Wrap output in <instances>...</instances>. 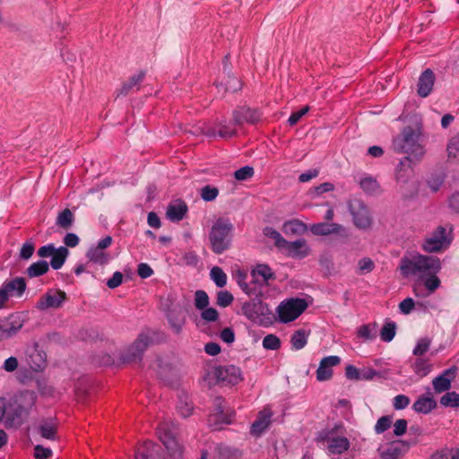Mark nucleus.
<instances>
[{
	"instance_id": "obj_1",
	"label": "nucleus",
	"mask_w": 459,
	"mask_h": 459,
	"mask_svg": "<svg viewBox=\"0 0 459 459\" xmlns=\"http://www.w3.org/2000/svg\"><path fill=\"white\" fill-rule=\"evenodd\" d=\"M399 269L404 278L417 277L423 280L425 288L430 293L441 285L437 276L441 270V261L437 256L410 253L401 258Z\"/></svg>"
},
{
	"instance_id": "obj_2",
	"label": "nucleus",
	"mask_w": 459,
	"mask_h": 459,
	"mask_svg": "<svg viewBox=\"0 0 459 459\" xmlns=\"http://www.w3.org/2000/svg\"><path fill=\"white\" fill-rule=\"evenodd\" d=\"M244 379L240 368L235 365H220L205 370L203 383L209 388L216 385H236Z\"/></svg>"
},
{
	"instance_id": "obj_3",
	"label": "nucleus",
	"mask_w": 459,
	"mask_h": 459,
	"mask_svg": "<svg viewBox=\"0 0 459 459\" xmlns=\"http://www.w3.org/2000/svg\"><path fill=\"white\" fill-rule=\"evenodd\" d=\"M233 230L234 226L229 218L220 217L213 222L209 240L214 254H222L230 247Z\"/></svg>"
},
{
	"instance_id": "obj_4",
	"label": "nucleus",
	"mask_w": 459,
	"mask_h": 459,
	"mask_svg": "<svg viewBox=\"0 0 459 459\" xmlns=\"http://www.w3.org/2000/svg\"><path fill=\"white\" fill-rule=\"evenodd\" d=\"M213 411L208 416V425L213 430H219L223 425H230L233 421L235 411L227 402L221 396L213 401Z\"/></svg>"
},
{
	"instance_id": "obj_5",
	"label": "nucleus",
	"mask_w": 459,
	"mask_h": 459,
	"mask_svg": "<svg viewBox=\"0 0 459 459\" xmlns=\"http://www.w3.org/2000/svg\"><path fill=\"white\" fill-rule=\"evenodd\" d=\"M307 307L304 299L291 298L281 301L276 308L278 319L281 323H290L297 319Z\"/></svg>"
},
{
	"instance_id": "obj_6",
	"label": "nucleus",
	"mask_w": 459,
	"mask_h": 459,
	"mask_svg": "<svg viewBox=\"0 0 459 459\" xmlns=\"http://www.w3.org/2000/svg\"><path fill=\"white\" fill-rule=\"evenodd\" d=\"M452 241L450 232L443 226H438L422 243L421 248L428 253H437L447 248Z\"/></svg>"
},
{
	"instance_id": "obj_7",
	"label": "nucleus",
	"mask_w": 459,
	"mask_h": 459,
	"mask_svg": "<svg viewBox=\"0 0 459 459\" xmlns=\"http://www.w3.org/2000/svg\"><path fill=\"white\" fill-rule=\"evenodd\" d=\"M402 145L401 148L408 156L415 160H420L424 153V148L420 143V134L415 132L411 127H406L402 133Z\"/></svg>"
},
{
	"instance_id": "obj_8",
	"label": "nucleus",
	"mask_w": 459,
	"mask_h": 459,
	"mask_svg": "<svg viewBox=\"0 0 459 459\" xmlns=\"http://www.w3.org/2000/svg\"><path fill=\"white\" fill-rule=\"evenodd\" d=\"M152 343L151 332L143 331L139 333L136 340L128 347L123 355V360L126 363L138 362L142 359L144 351Z\"/></svg>"
},
{
	"instance_id": "obj_9",
	"label": "nucleus",
	"mask_w": 459,
	"mask_h": 459,
	"mask_svg": "<svg viewBox=\"0 0 459 459\" xmlns=\"http://www.w3.org/2000/svg\"><path fill=\"white\" fill-rule=\"evenodd\" d=\"M316 440L318 443H326L329 455H340L346 452L351 446L347 437L335 436L333 431L321 432Z\"/></svg>"
},
{
	"instance_id": "obj_10",
	"label": "nucleus",
	"mask_w": 459,
	"mask_h": 459,
	"mask_svg": "<svg viewBox=\"0 0 459 459\" xmlns=\"http://www.w3.org/2000/svg\"><path fill=\"white\" fill-rule=\"evenodd\" d=\"M242 313L249 320L258 324L264 323L272 316L269 306L261 300L245 302L242 306Z\"/></svg>"
},
{
	"instance_id": "obj_11",
	"label": "nucleus",
	"mask_w": 459,
	"mask_h": 459,
	"mask_svg": "<svg viewBox=\"0 0 459 459\" xmlns=\"http://www.w3.org/2000/svg\"><path fill=\"white\" fill-rule=\"evenodd\" d=\"M355 226L360 230H368L372 225V218L368 208L359 200L351 202L349 205Z\"/></svg>"
},
{
	"instance_id": "obj_12",
	"label": "nucleus",
	"mask_w": 459,
	"mask_h": 459,
	"mask_svg": "<svg viewBox=\"0 0 459 459\" xmlns=\"http://www.w3.org/2000/svg\"><path fill=\"white\" fill-rule=\"evenodd\" d=\"M66 300V294L61 290H49L40 297L37 302V308L48 310L49 308H59Z\"/></svg>"
},
{
	"instance_id": "obj_13",
	"label": "nucleus",
	"mask_w": 459,
	"mask_h": 459,
	"mask_svg": "<svg viewBox=\"0 0 459 459\" xmlns=\"http://www.w3.org/2000/svg\"><path fill=\"white\" fill-rule=\"evenodd\" d=\"M158 435L160 440L162 442L169 454L172 457H178L181 455V447L176 440L173 433L169 429L168 424L163 422L158 428Z\"/></svg>"
},
{
	"instance_id": "obj_14",
	"label": "nucleus",
	"mask_w": 459,
	"mask_h": 459,
	"mask_svg": "<svg viewBox=\"0 0 459 459\" xmlns=\"http://www.w3.org/2000/svg\"><path fill=\"white\" fill-rule=\"evenodd\" d=\"M273 412L270 406L261 410L250 428L251 435L260 437L271 425Z\"/></svg>"
},
{
	"instance_id": "obj_15",
	"label": "nucleus",
	"mask_w": 459,
	"mask_h": 459,
	"mask_svg": "<svg viewBox=\"0 0 459 459\" xmlns=\"http://www.w3.org/2000/svg\"><path fill=\"white\" fill-rule=\"evenodd\" d=\"M310 231L316 236L338 235L342 238L348 237L346 229L338 223H314L310 226Z\"/></svg>"
},
{
	"instance_id": "obj_16",
	"label": "nucleus",
	"mask_w": 459,
	"mask_h": 459,
	"mask_svg": "<svg viewBox=\"0 0 459 459\" xmlns=\"http://www.w3.org/2000/svg\"><path fill=\"white\" fill-rule=\"evenodd\" d=\"M281 251L287 256L301 259L308 255L309 247L307 241L300 238L292 242L286 240Z\"/></svg>"
},
{
	"instance_id": "obj_17",
	"label": "nucleus",
	"mask_w": 459,
	"mask_h": 459,
	"mask_svg": "<svg viewBox=\"0 0 459 459\" xmlns=\"http://www.w3.org/2000/svg\"><path fill=\"white\" fill-rule=\"evenodd\" d=\"M261 119V114L257 109H251L247 107H241L234 110L233 120L237 126H242L245 123L255 124Z\"/></svg>"
},
{
	"instance_id": "obj_18",
	"label": "nucleus",
	"mask_w": 459,
	"mask_h": 459,
	"mask_svg": "<svg viewBox=\"0 0 459 459\" xmlns=\"http://www.w3.org/2000/svg\"><path fill=\"white\" fill-rule=\"evenodd\" d=\"M340 362V357L335 355L323 358L316 370V379L321 382L329 380L333 377L332 368L339 365Z\"/></svg>"
},
{
	"instance_id": "obj_19",
	"label": "nucleus",
	"mask_w": 459,
	"mask_h": 459,
	"mask_svg": "<svg viewBox=\"0 0 459 459\" xmlns=\"http://www.w3.org/2000/svg\"><path fill=\"white\" fill-rule=\"evenodd\" d=\"M456 370L455 367L449 368L433 379L432 385L436 393L446 392L451 388V383L456 376Z\"/></svg>"
},
{
	"instance_id": "obj_20",
	"label": "nucleus",
	"mask_w": 459,
	"mask_h": 459,
	"mask_svg": "<svg viewBox=\"0 0 459 459\" xmlns=\"http://www.w3.org/2000/svg\"><path fill=\"white\" fill-rule=\"evenodd\" d=\"M435 82V74L432 70L426 69L420 76L418 82V94L422 97H428L432 91Z\"/></svg>"
},
{
	"instance_id": "obj_21",
	"label": "nucleus",
	"mask_w": 459,
	"mask_h": 459,
	"mask_svg": "<svg viewBox=\"0 0 459 459\" xmlns=\"http://www.w3.org/2000/svg\"><path fill=\"white\" fill-rule=\"evenodd\" d=\"M160 446L152 441H144L135 452V459H160Z\"/></svg>"
},
{
	"instance_id": "obj_22",
	"label": "nucleus",
	"mask_w": 459,
	"mask_h": 459,
	"mask_svg": "<svg viewBox=\"0 0 459 459\" xmlns=\"http://www.w3.org/2000/svg\"><path fill=\"white\" fill-rule=\"evenodd\" d=\"M186 204L180 199L172 201L167 207L166 215L171 221H179L184 219L187 212Z\"/></svg>"
},
{
	"instance_id": "obj_23",
	"label": "nucleus",
	"mask_w": 459,
	"mask_h": 459,
	"mask_svg": "<svg viewBox=\"0 0 459 459\" xmlns=\"http://www.w3.org/2000/svg\"><path fill=\"white\" fill-rule=\"evenodd\" d=\"M234 120L232 122H220L217 125L216 128H207L205 131H204V134L210 135V136H220L221 138H230L234 136L237 134L236 128H235Z\"/></svg>"
},
{
	"instance_id": "obj_24",
	"label": "nucleus",
	"mask_w": 459,
	"mask_h": 459,
	"mask_svg": "<svg viewBox=\"0 0 459 459\" xmlns=\"http://www.w3.org/2000/svg\"><path fill=\"white\" fill-rule=\"evenodd\" d=\"M144 77V71H139L138 73L129 77L128 80L126 81L118 90L117 97L126 96L132 91H138L140 89V84L143 82Z\"/></svg>"
},
{
	"instance_id": "obj_25",
	"label": "nucleus",
	"mask_w": 459,
	"mask_h": 459,
	"mask_svg": "<svg viewBox=\"0 0 459 459\" xmlns=\"http://www.w3.org/2000/svg\"><path fill=\"white\" fill-rule=\"evenodd\" d=\"M408 449V445L404 441H394L390 443L382 452L381 459H397L402 456Z\"/></svg>"
},
{
	"instance_id": "obj_26",
	"label": "nucleus",
	"mask_w": 459,
	"mask_h": 459,
	"mask_svg": "<svg viewBox=\"0 0 459 459\" xmlns=\"http://www.w3.org/2000/svg\"><path fill=\"white\" fill-rule=\"evenodd\" d=\"M1 287L8 298L13 295L20 297L26 290V282L23 278L16 277L11 281H5Z\"/></svg>"
},
{
	"instance_id": "obj_27",
	"label": "nucleus",
	"mask_w": 459,
	"mask_h": 459,
	"mask_svg": "<svg viewBox=\"0 0 459 459\" xmlns=\"http://www.w3.org/2000/svg\"><path fill=\"white\" fill-rule=\"evenodd\" d=\"M27 363L32 370L40 371L46 366V354L37 349H33L28 354Z\"/></svg>"
},
{
	"instance_id": "obj_28",
	"label": "nucleus",
	"mask_w": 459,
	"mask_h": 459,
	"mask_svg": "<svg viewBox=\"0 0 459 459\" xmlns=\"http://www.w3.org/2000/svg\"><path fill=\"white\" fill-rule=\"evenodd\" d=\"M29 413L30 410L28 408L17 405L13 408L12 411H7V421H9L11 425L21 426Z\"/></svg>"
},
{
	"instance_id": "obj_29",
	"label": "nucleus",
	"mask_w": 459,
	"mask_h": 459,
	"mask_svg": "<svg viewBox=\"0 0 459 459\" xmlns=\"http://www.w3.org/2000/svg\"><path fill=\"white\" fill-rule=\"evenodd\" d=\"M411 368L417 376L424 377L431 372L433 366L429 358L417 357Z\"/></svg>"
},
{
	"instance_id": "obj_30",
	"label": "nucleus",
	"mask_w": 459,
	"mask_h": 459,
	"mask_svg": "<svg viewBox=\"0 0 459 459\" xmlns=\"http://www.w3.org/2000/svg\"><path fill=\"white\" fill-rule=\"evenodd\" d=\"M437 406V403L432 397L420 396L413 403V410L420 413L427 414L430 412Z\"/></svg>"
},
{
	"instance_id": "obj_31",
	"label": "nucleus",
	"mask_w": 459,
	"mask_h": 459,
	"mask_svg": "<svg viewBox=\"0 0 459 459\" xmlns=\"http://www.w3.org/2000/svg\"><path fill=\"white\" fill-rule=\"evenodd\" d=\"M306 230L307 225L297 219L288 221L282 225V231L286 235H299Z\"/></svg>"
},
{
	"instance_id": "obj_32",
	"label": "nucleus",
	"mask_w": 459,
	"mask_h": 459,
	"mask_svg": "<svg viewBox=\"0 0 459 459\" xmlns=\"http://www.w3.org/2000/svg\"><path fill=\"white\" fill-rule=\"evenodd\" d=\"M252 277L258 281L259 278H262V281L264 283L268 282L269 280H273L275 278L274 273L273 270L267 265V264H257L253 270H252Z\"/></svg>"
},
{
	"instance_id": "obj_33",
	"label": "nucleus",
	"mask_w": 459,
	"mask_h": 459,
	"mask_svg": "<svg viewBox=\"0 0 459 459\" xmlns=\"http://www.w3.org/2000/svg\"><path fill=\"white\" fill-rule=\"evenodd\" d=\"M412 157L406 156L403 160H400L397 171H396V178L399 181H405L407 178L411 176L412 173Z\"/></svg>"
},
{
	"instance_id": "obj_34",
	"label": "nucleus",
	"mask_w": 459,
	"mask_h": 459,
	"mask_svg": "<svg viewBox=\"0 0 459 459\" xmlns=\"http://www.w3.org/2000/svg\"><path fill=\"white\" fill-rule=\"evenodd\" d=\"M22 326V324L14 322L0 324V342L14 336Z\"/></svg>"
},
{
	"instance_id": "obj_35",
	"label": "nucleus",
	"mask_w": 459,
	"mask_h": 459,
	"mask_svg": "<svg viewBox=\"0 0 459 459\" xmlns=\"http://www.w3.org/2000/svg\"><path fill=\"white\" fill-rule=\"evenodd\" d=\"M68 255L69 251L67 247H60L58 248H56L55 252L51 256V267L55 270L60 269L64 265Z\"/></svg>"
},
{
	"instance_id": "obj_36",
	"label": "nucleus",
	"mask_w": 459,
	"mask_h": 459,
	"mask_svg": "<svg viewBox=\"0 0 459 459\" xmlns=\"http://www.w3.org/2000/svg\"><path fill=\"white\" fill-rule=\"evenodd\" d=\"M49 270V264L45 260H40L31 264L26 270V273L29 277L34 278L41 276L47 273Z\"/></svg>"
},
{
	"instance_id": "obj_37",
	"label": "nucleus",
	"mask_w": 459,
	"mask_h": 459,
	"mask_svg": "<svg viewBox=\"0 0 459 459\" xmlns=\"http://www.w3.org/2000/svg\"><path fill=\"white\" fill-rule=\"evenodd\" d=\"M86 256L90 261L99 264H107L109 258L108 255L104 250L99 249L97 247H91L88 250Z\"/></svg>"
},
{
	"instance_id": "obj_38",
	"label": "nucleus",
	"mask_w": 459,
	"mask_h": 459,
	"mask_svg": "<svg viewBox=\"0 0 459 459\" xmlns=\"http://www.w3.org/2000/svg\"><path fill=\"white\" fill-rule=\"evenodd\" d=\"M38 431L41 437L48 440L56 439V425L53 422L46 421L39 425Z\"/></svg>"
},
{
	"instance_id": "obj_39",
	"label": "nucleus",
	"mask_w": 459,
	"mask_h": 459,
	"mask_svg": "<svg viewBox=\"0 0 459 459\" xmlns=\"http://www.w3.org/2000/svg\"><path fill=\"white\" fill-rule=\"evenodd\" d=\"M359 184L360 188L368 195L376 194L379 191L380 186L376 178L367 176L362 178Z\"/></svg>"
},
{
	"instance_id": "obj_40",
	"label": "nucleus",
	"mask_w": 459,
	"mask_h": 459,
	"mask_svg": "<svg viewBox=\"0 0 459 459\" xmlns=\"http://www.w3.org/2000/svg\"><path fill=\"white\" fill-rule=\"evenodd\" d=\"M308 334L305 330L299 329L296 331L290 338V343L293 350L299 351L303 349L307 343Z\"/></svg>"
},
{
	"instance_id": "obj_41",
	"label": "nucleus",
	"mask_w": 459,
	"mask_h": 459,
	"mask_svg": "<svg viewBox=\"0 0 459 459\" xmlns=\"http://www.w3.org/2000/svg\"><path fill=\"white\" fill-rule=\"evenodd\" d=\"M74 221L73 212L68 209L63 210L56 218V225L64 230H68L72 227Z\"/></svg>"
},
{
	"instance_id": "obj_42",
	"label": "nucleus",
	"mask_w": 459,
	"mask_h": 459,
	"mask_svg": "<svg viewBox=\"0 0 459 459\" xmlns=\"http://www.w3.org/2000/svg\"><path fill=\"white\" fill-rule=\"evenodd\" d=\"M167 317L173 331L176 333H180L182 326L185 324V318L183 316H179L178 313L175 310L169 311Z\"/></svg>"
},
{
	"instance_id": "obj_43",
	"label": "nucleus",
	"mask_w": 459,
	"mask_h": 459,
	"mask_svg": "<svg viewBox=\"0 0 459 459\" xmlns=\"http://www.w3.org/2000/svg\"><path fill=\"white\" fill-rule=\"evenodd\" d=\"M431 345V339L429 337H423L417 340L416 345L413 348L412 354L416 357H423L426 354Z\"/></svg>"
},
{
	"instance_id": "obj_44",
	"label": "nucleus",
	"mask_w": 459,
	"mask_h": 459,
	"mask_svg": "<svg viewBox=\"0 0 459 459\" xmlns=\"http://www.w3.org/2000/svg\"><path fill=\"white\" fill-rule=\"evenodd\" d=\"M211 279L214 281L217 287L222 288L227 283V275L223 270L219 266H214L210 272Z\"/></svg>"
},
{
	"instance_id": "obj_45",
	"label": "nucleus",
	"mask_w": 459,
	"mask_h": 459,
	"mask_svg": "<svg viewBox=\"0 0 459 459\" xmlns=\"http://www.w3.org/2000/svg\"><path fill=\"white\" fill-rule=\"evenodd\" d=\"M396 333V325L394 322H387L384 325L381 332H380V337L381 340L386 342H391Z\"/></svg>"
},
{
	"instance_id": "obj_46",
	"label": "nucleus",
	"mask_w": 459,
	"mask_h": 459,
	"mask_svg": "<svg viewBox=\"0 0 459 459\" xmlns=\"http://www.w3.org/2000/svg\"><path fill=\"white\" fill-rule=\"evenodd\" d=\"M440 404L445 407H459V394L455 392H446L440 399Z\"/></svg>"
},
{
	"instance_id": "obj_47",
	"label": "nucleus",
	"mask_w": 459,
	"mask_h": 459,
	"mask_svg": "<svg viewBox=\"0 0 459 459\" xmlns=\"http://www.w3.org/2000/svg\"><path fill=\"white\" fill-rule=\"evenodd\" d=\"M264 235L272 238L274 241L275 247L280 250L282 248V246L286 244V239L273 228L266 227L264 229Z\"/></svg>"
},
{
	"instance_id": "obj_48",
	"label": "nucleus",
	"mask_w": 459,
	"mask_h": 459,
	"mask_svg": "<svg viewBox=\"0 0 459 459\" xmlns=\"http://www.w3.org/2000/svg\"><path fill=\"white\" fill-rule=\"evenodd\" d=\"M393 422V416L392 415H385L380 417L376 425H375V432L377 434H382L385 431H386L388 429H390Z\"/></svg>"
},
{
	"instance_id": "obj_49",
	"label": "nucleus",
	"mask_w": 459,
	"mask_h": 459,
	"mask_svg": "<svg viewBox=\"0 0 459 459\" xmlns=\"http://www.w3.org/2000/svg\"><path fill=\"white\" fill-rule=\"evenodd\" d=\"M263 347L266 350L277 351L281 348V340L275 334H267L263 339Z\"/></svg>"
},
{
	"instance_id": "obj_50",
	"label": "nucleus",
	"mask_w": 459,
	"mask_h": 459,
	"mask_svg": "<svg viewBox=\"0 0 459 459\" xmlns=\"http://www.w3.org/2000/svg\"><path fill=\"white\" fill-rule=\"evenodd\" d=\"M209 305V297L204 290H196L195 293V307L198 310H203Z\"/></svg>"
},
{
	"instance_id": "obj_51",
	"label": "nucleus",
	"mask_w": 459,
	"mask_h": 459,
	"mask_svg": "<svg viewBox=\"0 0 459 459\" xmlns=\"http://www.w3.org/2000/svg\"><path fill=\"white\" fill-rule=\"evenodd\" d=\"M219 195V190L215 186H211L209 185L202 187L200 191V195L202 199L205 202H212L217 198Z\"/></svg>"
},
{
	"instance_id": "obj_52",
	"label": "nucleus",
	"mask_w": 459,
	"mask_h": 459,
	"mask_svg": "<svg viewBox=\"0 0 459 459\" xmlns=\"http://www.w3.org/2000/svg\"><path fill=\"white\" fill-rule=\"evenodd\" d=\"M377 325H363L358 329V336L365 340H371L375 337Z\"/></svg>"
},
{
	"instance_id": "obj_53",
	"label": "nucleus",
	"mask_w": 459,
	"mask_h": 459,
	"mask_svg": "<svg viewBox=\"0 0 459 459\" xmlns=\"http://www.w3.org/2000/svg\"><path fill=\"white\" fill-rule=\"evenodd\" d=\"M254 169L250 166H245L237 169L234 173V178L238 181H244L251 178L254 176Z\"/></svg>"
},
{
	"instance_id": "obj_54",
	"label": "nucleus",
	"mask_w": 459,
	"mask_h": 459,
	"mask_svg": "<svg viewBox=\"0 0 459 459\" xmlns=\"http://www.w3.org/2000/svg\"><path fill=\"white\" fill-rule=\"evenodd\" d=\"M431 459H459V450L445 449L432 455Z\"/></svg>"
},
{
	"instance_id": "obj_55",
	"label": "nucleus",
	"mask_w": 459,
	"mask_h": 459,
	"mask_svg": "<svg viewBox=\"0 0 459 459\" xmlns=\"http://www.w3.org/2000/svg\"><path fill=\"white\" fill-rule=\"evenodd\" d=\"M233 301V296L228 290H221L217 293V304L221 307L230 306Z\"/></svg>"
},
{
	"instance_id": "obj_56",
	"label": "nucleus",
	"mask_w": 459,
	"mask_h": 459,
	"mask_svg": "<svg viewBox=\"0 0 459 459\" xmlns=\"http://www.w3.org/2000/svg\"><path fill=\"white\" fill-rule=\"evenodd\" d=\"M201 318L207 323L215 322L219 318V313L214 307H205L201 310Z\"/></svg>"
},
{
	"instance_id": "obj_57",
	"label": "nucleus",
	"mask_w": 459,
	"mask_h": 459,
	"mask_svg": "<svg viewBox=\"0 0 459 459\" xmlns=\"http://www.w3.org/2000/svg\"><path fill=\"white\" fill-rule=\"evenodd\" d=\"M34 251H35L34 243L31 240H28L22 245V247L20 250V258H22L23 260H28L32 256Z\"/></svg>"
},
{
	"instance_id": "obj_58",
	"label": "nucleus",
	"mask_w": 459,
	"mask_h": 459,
	"mask_svg": "<svg viewBox=\"0 0 459 459\" xmlns=\"http://www.w3.org/2000/svg\"><path fill=\"white\" fill-rule=\"evenodd\" d=\"M358 265H359V274H366L368 273H370L375 268L374 262L370 258H368V257H365V258H362L361 260H359Z\"/></svg>"
},
{
	"instance_id": "obj_59",
	"label": "nucleus",
	"mask_w": 459,
	"mask_h": 459,
	"mask_svg": "<svg viewBox=\"0 0 459 459\" xmlns=\"http://www.w3.org/2000/svg\"><path fill=\"white\" fill-rule=\"evenodd\" d=\"M447 152L449 157H457L459 154V134L452 137L447 144Z\"/></svg>"
},
{
	"instance_id": "obj_60",
	"label": "nucleus",
	"mask_w": 459,
	"mask_h": 459,
	"mask_svg": "<svg viewBox=\"0 0 459 459\" xmlns=\"http://www.w3.org/2000/svg\"><path fill=\"white\" fill-rule=\"evenodd\" d=\"M410 404V398L404 394H398L393 399V406L395 410H403Z\"/></svg>"
},
{
	"instance_id": "obj_61",
	"label": "nucleus",
	"mask_w": 459,
	"mask_h": 459,
	"mask_svg": "<svg viewBox=\"0 0 459 459\" xmlns=\"http://www.w3.org/2000/svg\"><path fill=\"white\" fill-rule=\"evenodd\" d=\"M217 459H238V453L229 447L220 446L218 447Z\"/></svg>"
},
{
	"instance_id": "obj_62",
	"label": "nucleus",
	"mask_w": 459,
	"mask_h": 459,
	"mask_svg": "<svg viewBox=\"0 0 459 459\" xmlns=\"http://www.w3.org/2000/svg\"><path fill=\"white\" fill-rule=\"evenodd\" d=\"M242 88V83L240 80L235 76H229L226 85L225 91H238Z\"/></svg>"
},
{
	"instance_id": "obj_63",
	"label": "nucleus",
	"mask_w": 459,
	"mask_h": 459,
	"mask_svg": "<svg viewBox=\"0 0 459 459\" xmlns=\"http://www.w3.org/2000/svg\"><path fill=\"white\" fill-rule=\"evenodd\" d=\"M52 455V450L46 448L41 445H37L34 447L35 459H48Z\"/></svg>"
},
{
	"instance_id": "obj_64",
	"label": "nucleus",
	"mask_w": 459,
	"mask_h": 459,
	"mask_svg": "<svg viewBox=\"0 0 459 459\" xmlns=\"http://www.w3.org/2000/svg\"><path fill=\"white\" fill-rule=\"evenodd\" d=\"M408 422L404 419L397 420L394 424V434L395 436H403L406 433Z\"/></svg>"
}]
</instances>
